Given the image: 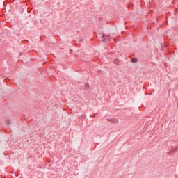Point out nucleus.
Returning a JSON list of instances; mask_svg holds the SVG:
<instances>
[{
    "mask_svg": "<svg viewBox=\"0 0 178 178\" xmlns=\"http://www.w3.org/2000/svg\"><path fill=\"white\" fill-rule=\"evenodd\" d=\"M101 41L103 42H108V41H111V37L106 35H102Z\"/></svg>",
    "mask_w": 178,
    "mask_h": 178,
    "instance_id": "nucleus-1",
    "label": "nucleus"
},
{
    "mask_svg": "<svg viewBox=\"0 0 178 178\" xmlns=\"http://www.w3.org/2000/svg\"><path fill=\"white\" fill-rule=\"evenodd\" d=\"M108 122H111L112 123H118V119L113 118V119H108Z\"/></svg>",
    "mask_w": 178,
    "mask_h": 178,
    "instance_id": "nucleus-2",
    "label": "nucleus"
},
{
    "mask_svg": "<svg viewBox=\"0 0 178 178\" xmlns=\"http://www.w3.org/2000/svg\"><path fill=\"white\" fill-rule=\"evenodd\" d=\"M6 124H12V120H10V119H6Z\"/></svg>",
    "mask_w": 178,
    "mask_h": 178,
    "instance_id": "nucleus-3",
    "label": "nucleus"
},
{
    "mask_svg": "<svg viewBox=\"0 0 178 178\" xmlns=\"http://www.w3.org/2000/svg\"><path fill=\"white\" fill-rule=\"evenodd\" d=\"M89 87H90V84L88 83H86L85 84L84 90H88Z\"/></svg>",
    "mask_w": 178,
    "mask_h": 178,
    "instance_id": "nucleus-4",
    "label": "nucleus"
},
{
    "mask_svg": "<svg viewBox=\"0 0 178 178\" xmlns=\"http://www.w3.org/2000/svg\"><path fill=\"white\" fill-rule=\"evenodd\" d=\"M137 58H131V62H132V63H136V62H137Z\"/></svg>",
    "mask_w": 178,
    "mask_h": 178,
    "instance_id": "nucleus-5",
    "label": "nucleus"
},
{
    "mask_svg": "<svg viewBox=\"0 0 178 178\" xmlns=\"http://www.w3.org/2000/svg\"><path fill=\"white\" fill-rule=\"evenodd\" d=\"M114 63H115V65H119V60H118V59L115 60H114Z\"/></svg>",
    "mask_w": 178,
    "mask_h": 178,
    "instance_id": "nucleus-6",
    "label": "nucleus"
}]
</instances>
